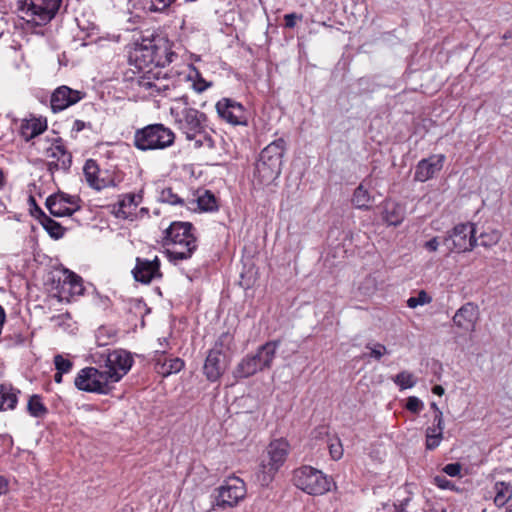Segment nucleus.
Masks as SVG:
<instances>
[{
    "instance_id": "1",
    "label": "nucleus",
    "mask_w": 512,
    "mask_h": 512,
    "mask_svg": "<svg viewBox=\"0 0 512 512\" xmlns=\"http://www.w3.org/2000/svg\"><path fill=\"white\" fill-rule=\"evenodd\" d=\"M170 114L177 129L195 149H213L215 142L206 114L190 106L186 95L175 98Z\"/></svg>"
},
{
    "instance_id": "2",
    "label": "nucleus",
    "mask_w": 512,
    "mask_h": 512,
    "mask_svg": "<svg viewBox=\"0 0 512 512\" xmlns=\"http://www.w3.org/2000/svg\"><path fill=\"white\" fill-rule=\"evenodd\" d=\"M154 68H149L144 74L140 75L133 86L142 93L144 97H153L157 95L172 96L175 89L174 80L167 76L163 70L164 67L177 57L171 50L169 42L161 37L155 38L154 43Z\"/></svg>"
},
{
    "instance_id": "3",
    "label": "nucleus",
    "mask_w": 512,
    "mask_h": 512,
    "mask_svg": "<svg viewBox=\"0 0 512 512\" xmlns=\"http://www.w3.org/2000/svg\"><path fill=\"white\" fill-rule=\"evenodd\" d=\"M164 245L169 261L174 264L191 258L198 246L193 225L172 222L165 231Z\"/></svg>"
},
{
    "instance_id": "4",
    "label": "nucleus",
    "mask_w": 512,
    "mask_h": 512,
    "mask_svg": "<svg viewBox=\"0 0 512 512\" xmlns=\"http://www.w3.org/2000/svg\"><path fill=\"white\" fill-rule=\"evenodd\" d=\"M286 143L282 138L267 145L260 153L256 164V174L262 183L268 184L281 173Z\"/></svg>"
},
{
    "instance_id": "5",
    "label": "nucleus",
    "mask_w": 512,
    "mask_h": 512,
    "mask_svg": "<svg viewBox=\"0 0 512 512\" xmlns=\"http://www.w3.org/2000/svg\"><path fill=\"white\" fill-rule=\"evenodd\" d=\"M174 132L163 124H150L134 133V146L141 151L162 150L173 145Z\"/></svg>"
},
{
    "instance_id": "6",
    "label": "nucleus",
    "mask_w": 512,
    "mask_h": 512,
    "mask_svg": "<svg viewBox=\"0 0 512 512\" xmlns=\"http://www.w3.org/2000/svg\"><path fill=\"white\" fill-rule=\"evenodd\" d=\"M278 342H267L258 348L254 355H248L237 365L234 376L236 378H247L258 371L270 368L275 358Z\"/></svg>"
},
{
    "instance_id": "7",
    "label": "nucleus",
    "mask_w": 512,
    "mask_h": 512,
    "mask_svg": "<svg viewBox=\"0 0 512 512\" xmlns=\"http://www.w3.org/2000/svg\"><path fill=\"white\" fill-rule=\"evenodd\" d=\"M62 0H25L20 6V18L28 25L42 26L56 15Z\"/></svg>"
},
{
    "instance_id": "8",
    "label": "nucleus",
    "mask_w": 512,
    "mask_h": 512,
    "mask_svg": "<svg viewBox=\"0 0 512 512\" xmlns=\"http://www.w3.org/2000/svg\"><path fill=\"white\" fill-rule=\"evenodd\" d=\"M289 443L286 439L280 438L270 442L267 447L269 462L261 465L257 474V480L261 486H268L275 474L286 461L289 453Z\"/></svg>"
},
{
    "instance_id": "9",
    "label": "nucleus",
    "mask_w": 512,
    "mask_h": 512,
    "mask_svg": "<svg viewBox=\"0 0 512 512\" xmlns=\"http://www.w3.org/2000/svg\"><path fill=\"white\" fill-rule=\"evenodd\" d=\"M294 485L309 495H322L331 488L332 481L320 470L303 466L294 471Z\"/></svg>"
},
{
    "instance_id": "10",
    "label": "nucleus",
    "mask_w": 512,
    "mask_h": 512,
    "mask_svg": "<svg viewBox=\"0 0 512 512\" xmlns=\"http://www.w3.org/2000/svg\"><path fill=\"white\" fill-rule=\"evenodd\" d=\"M106 370H99L94 367L81 369L75 380V386L82 391L98 394H108L114 382L110 379Z\"/></svg>"
},
{
    "instance_id": "11",
    "label": "nucleus",
    "mask_w": 512,
    "mask_h": 512,
    "mask_svg": "<svg viewBox=\"0 0 512 512\" xmlns=\"http://www.w3.org/2000/svg\"><path fill=\"white\" fill-rule=\"evenodd\" d=\"M246 485L239 477H229L216 489L213 507L225 510L234 508L246 496Z\"/></svg>"
},
{
    "instance_id": "12",
    "label": "nucleus",
    "mask_w": 512,
    "mask_h": 512,
    "mask_svg": "<svg viewBox=\"0 0 512 512\" xmlns=\"http://www.w3.org/2000/svg\"><path fill=\"white\" fill-rule=\"evenodd\" d=\"M476 230L473 223H459L448 232L444 244L450 251L457 253L471 251L477 245Z\"/></svg>"
},
{
    "instance_id": "13",
    "label": "nucleus",
    "mask_w": 512,
    "mask_h": 512,
    "mask_svg": "<svg viewBox=\"0 0 512 512\" xmlns=\"http://www.w3.org/2000/svg\"><path fill=\"white\" fill-rule=\"evenodd\" d=\"M104 362L106 372L109 373L110 379L117 383L131 369L133 358L129 352L123 349H115L108 351L106 354H100L99 360L95 362Z\"/></svg>"
},
{
    "instance_id": "14",
    "label": "nucleus",
    "mask_w": 512,
    "mask_h": 512,
    "mask_svg": "<svg viewBox=\"0 0 512 512\" xmlns=\"http://www.w3.org/2000/svg\"><path fill=\"white\" fill-rule=\"evenodd\" d=\"M81 200L76 195H69L63 192L50 195L46 199V207L55 217L71 216L81 207Z\"/></svg>"
},
{
    "instance_id": "15",
    "label": "nucleus",
    "mask_w": 512,
    "mask_h": 512,
    "mask_svg": "<svg viewBox=\"0 0 512 512\" xmlns=\"http://www.w3.org/2000/svg\"><path fill=\"white\" fill-rule=\"evenodd\" d=\"M144 189L137 192L126 193L119 196L118 202L114 205V213L118 218L133 221L137 218V208L143 202Z\"/></svg>"
},
{
    "instance_id": "16",
    "label": "nucleus",
    "mask_w": 512,
    "mask_h": 512,
    "mask_svg": "<svg viewBox=\"0 0 512 512\" xmlns=\"http://www.w3.org/2000/svg\"><path fill=\"white\" fill-rule=\"evenodd\" d=\"M154 43L155 38L144 39L141 43H137L130 53V61L142 74L149 68H154Z\"/></svg>"
},
{
    "instance_id": "17",
    "label": "nucleus",
    "mask_w": 512,
    "mask_h": 512,
    "mask_svg": "<svg viewBox=\"0 0 512 512\" xmlns=\"http://www.w3.org/2000/svg\"><path fill=\"white\" fill-rule=\"evenodd\" d=\"M218 115L232 125H246L247 117L241 103L230 98H223L216 103Z\"/></svg>"
},
{
    "instance_id": "18",
    "label": "nucleus",
    "mask_w": 512,
    "mask_h": 512,
    "mask_svg": "<svg viewBox=\"0 0 512 512\" xmlns=\"http://www.w3.org/2000/svg\"><path fill=\"white\" fill-rule=\"evenodd\" d=\"M85 97V93L72 89L66 85L56 88L50 98V105L53 112H59L78 103Z\"/></svg>"
},
{
    "instance_id": "19",
    "label": "nucleus",
    "mask_w": 512,
    "mask_h": 512,
    "mask_svg": "<svg viewBox=\"0 0 512 512\" xmlns=\"http://www.w3.org/2000/svg\"><path fill=\"white\" fill-rule=\"evenodd\" d=\"M136 281L143 284H149L151 281L162 276L160 272V260L157 256L153 259L137 258L136 265L132 270Z\"/></svg>"
},
{
    "instance_id": "20",
    "label": "nucleus",
    "mask_w": 512,
    "mask_h": 512,
    "mask_svg": "<svg viewBox=\"0 0 512 512\" xmlns=\"http://www.w3.org/2000/svg\"><path fill=\"white\" fill-rule=\"evenodd\" d=\"M445 162L443 154H434L422 159L415 167L414 180L426 182L433 178L442 168Z\"/></svg>"
},
{
    "instance_id": "21",
    "label": "nucleus",
    "mask_w": 512,
    "mask_h": 512,
    "mask_svg": "<svg viewBox=\"0 0 512 512\" xmlns=\"http://www.w3.org/2000/svg\"><path fill=\"white\" fill-rule=\"evenodd\" d=\"M46 158L51 159V164L60 169H68L71 165V154L66 150L60 138H54L49 146L43 149Z\"/></svg>"
},
{
    "instance_id": "22",
    "label": "nucleus",
    "mask_w": 512,
    "mask_h": 512,
    "mask_svg": "<svg viewBox=\"0 0 512 512\" xmlns=\"http://www.w3.org/2000/svg\"><path fill=\"white\" fill-rule=\"evenodd\" d=\"M204 374L209 381L218 380L226 369L225 356L221 350L211 349L204 363Z\"/></svg>"
},
{
    "instance_id": "23",
    "label": "nucleus",
    "mask_w": 512,
    "mask_h": 512,
    "mask_svg": "<svg viewBox=\"0 0 512 512\" xmlns=\"http://www.w3.org/2000/svg\"><path fill=\"white\" fill-rule=\"evenodd\" d=\"M186 208L194 212L216 211L218 209L217 199L209 190H198L193 198L187 200Z\"/></svg>"
},
{
    "instance_id": "24",
    "label": "nucleus",
    "mask_w": 512,
    "mask_h": 512,
    "mask_svg": "<svg viewBox=\"0 0 512 512\" xmlns=\"http://www.w3.org/2000/svg\"><path fill=\"white\" fill-rule=\"evenodd\" d=\"M478 319V308L473 303H466L457 310L453 317L454 324L465 330L472 331Z\"/></svg>"
},
{
    "instance_id": "25",
    "label": "nucleus",
    "mask_w": 512,
    "mask_h": 512,
    "mask_svg": "<svg viewBox=\"0 0 512 512\" xmlns=\"http://www.w3.org/2000/svg\"><path fill=\"white\" fill-rule=\"evenodd\" d=\"M381 214L387 225L399 226L405 219V208L393 200H385L382 204Z\"/></svg>"
},
{
    "instance_id": "26",
    "label": "nucleus",
    "mask_w": 512,
    "mask_h": 512,
    "mask_svg": "<svg viewBox=\"0 0 512 512\" xmlns=\"http://www.w3.org/2000/svg\"><path fill=\"white\" fill-rule=\"evenodd\" d=\"M63 273L64 279L61 287V297L68 300V297L64 295L65 293L71 297L82 295L84 292L82 278L68 269H64Z\"/></svg>"
},
{
    "instance_id": "27",
    "label": "nucleus",
    "mask_w": 512,
    "mask_h": 512,
    "mask_svg": "<svg viewBox=\"0 0 512 512\" xmlns=\"http://www.w3.org/2000/svg\"><path fill=\"white\" fill-rule=\"evenodd\" d=\"M370 186V181L365 179L354 190L351 202L355 208L360 210L370 209V203L373 201V196L369 191Z\"/></svg>"
},
{
    "instance_id": "28",
    "label": "nucleus",
    "mask_w": 512,
    "mask_h": 512,
    "mask_svg": "<svg viewBox=\"0 0 512 512\" xmlns=\"http://www.w3.org/2000/svg\"><path fill=\"white\" fill-rule=\"evenodd\" d=\"M46 129V120L41 118L26 119L20 125V135L25 141H30L42 134Z\"/></svg>"
},
{
    "instance_id": "29",
    "label": "nucleus",
    "mask_w": 512,
    "mask_h": 512,
    "mask_svg": "<svg viewBox=\"0 0 512 512\" xmlns=\"http://www.w3.org/2000/svg\"><path fill=\"white\" fill-rule=\"evenodd\" d=\"M20 391L10 384H0V411L14 410Z\"/></svg>"
},
{
    "instance_id": "30",
    "label": "nucleus",
    "mask_w": 512,
    "mask_h": 512,
    "mask_svg": "<svg viewBox=\"0 0 512 512\" xmlns=\"http://www.w3.org/2000/svg\"><path fill=\"white\" fill-rule=\"evenodd\" d=\"M184 367V361L178 357L164 358L162 356L156 359L155 369L158 374L168 377L171 374L180 372Z\"/></svg>"
},
{
    "instance_id": "31",
    "label": "nucleus",
    "mask_w": 512,
    "mask_h": 512,
    "mask_svg": "<svg viewBox=\"0 0 512 512\" xmlns=\"http://www.w3.org/2000/svg\"><path fill=\"white\" fill-rule=\"evenodd\" d=\"M180 80H187L191 83V88L197 92L202 93L206 89H208L212 83L206 81L201 73L192 65L188 66V72L187 73H181L179 74Z\"/></svg>"
},
{
    "instance_id": "32",
    "label": "nucleus",
    "mask_w": 512,
    "mask_h": 512,
    "mask_svg": "<svg viewBox=\"0 0 512 512\" xmlns=\"http://www.w3.org/2000/svg\"><path fill=\"white\" fill-rule=\"evenodd\" d=\"M444 422H434L426 429L425 447L427 450H434L441 444L443 440Z\"/></svg>"
},
{
    "instance_id": "33",
    "label": "nucleus",
    "mask_w": 512,
    "mask_h": 512,
    "mask_svg": "<svg viewBox=\"0 0 512 512\" xmlns=\"http://www.w3.org/2000/svg\"><path fill=\"white\" fill-rule=\"evenodd\" d=\"M494 492V504L499 508L504 507L512 498V485L503 481L496 482Z\"/></svg>"
},
{
    "instance_id": "34",
    "label": "nucleus",
    "mask_w": 512,
    "mask_h": 512,
    "mask_svg": "<svg viewBox=\"0 0 512 512\" xmlns=\"http://www.w3.org/2000/svg\"><path fill=\"white\" fill-rule=\"evenodd\" d=\"M42 216L41 224L45 231L54 239H60L64 236L65 229L55 220L47 216L40 208H36Z\"/></svg>"
},
{
    "instance_id": "35",
    "label": "nucleus",
    "mask_w": 512,
    "mask_h": 512,
    "mask_svg": "<svg viewBox=\"0 0 512 512\" xmlns=\"http://www.w3.org/2000/svg\"><path fill=\"white\" fill-rule=\"evenodd\" d=\"M27 411L30 416L35 418H44L48 413V409L44 405L39 395H32L27 403Z\"/></svg>"
},
{
    "instance_id": "36",
    "label": "nucleus",
    "mask_w": 512,
    "mask_h": 512,
    "mask_svg": "<svg viewBox=\"0 0 512 512\" xmlns=\"http://www.w3.org/2000/svg\"><path fill=\"white\" fill-rule=\"evenodd\" d=\"M83 173L88 185L92 187L99 186L98 177L101 175L96 161L89 159L85 162Z\"/></svg>"
},
{
    "instance_id": "37",
    "label": "nucleus",
    "mask_w": 512,
    "mask_h": 512,
    "mask_svg": "<svg viewBox=\"0 0 512 512\" xmlns=\"http://www.w3.org/2000/svg\"><path fill=\"white\" fill-rule=\"evenodd\" d=\"M393 382L400 390L413 388L417 383V378L409 371H401L393 377Z\"/></svg>"
},
{
    "instance_id": "38",
    "label": "nucleus",
    "mask_w": 512,
    "mask_h": 512,
    "mask_svg": "<svg viewBox=\"0 0 512 512\" xmlns=\"http://www.w3.org/2000/svg\"><path fill=\"white\" fill-rule=\"evenodd\" d=\"M158 200L162 203L170 204V205H180L185 206L187 200L180 197L178 194L174 193L171 188H164L161 190Z\"/></svg>"
},
{
    "instance_id": "39",
    "label": "nucleus",
    "mask_w": 512,
    "mask_h": 512,
    "mask_svg": "<svg viewBox=\"0 0 512 512\" xmlns=\"http://www.w3.org/2000/svg\"><path fill=\"white\" fill-rule=\"evenodd\" d=\"M431 301L432 298L428 295V293L425 290H421L418 292L417 296L408 298L407 306L411 309H415L418 306L429 304Z\"/></svg>"
},
{
    "instance_id": "40",
    "label": "nucleus",
    "mask_w": 512,
    "mask_h": 512,
    "mask_svg": "<svg viewBox=\"0 0 512 512\" xmlns=\"http://www.w3.org/2000/svg\"><path fill=\"white\" fill-rule=\"evenodd\" d=\"M500 233L497 230H490L487 232H483L479 236L480 245L484 247L493 246L498 243L500 240Z\"/></svg>"
},
{
    "instance_id": "41",
    "label": "nucleus",
    "mask_w": 512,
    "mask_h": 512,
    "mask_svg": "<svg viewBox=\"0 0 512 512\" xmlns=\"http://www.w3.org/2000/svg\"><path fill=\"white\" fill-rule=\"evenodd\" d=\"M328 448L330 456L333 460H339L343 456V446L338 437L328 439Z\"/></svg>"
},
{
    "instance_id": "42",
    "label": "nucleus",
    "mask_w": 512,
    "mask_h": 512,
    "mask_svg": "<svg viewBox=\"0 0 512 512\" xmlns=\"http://www.w3.org/2000/svg\"><path fill=\"white\" fill-rule=\"evenodd\" d=\"M54 365H55V368L57 371L63 372L65 374L69 373L73 367L72 361L69 358H67L61 354L55 355Z\"/></svg>"
},
{
    "instance_id": "43",
    "label": "nucleus",
    "mask_w": 512,
    "mask_h": 512,
    "mask_svg": "<svg viewBox=\"0 0 512 512\" xmlns=\"http://www.w3.org/2000/svg\"><path fill=\"white\" fill-rule=\"evenodd\" d=\"M121 180H122V178L120 176L104 177V176L100 175L98 177L99 186L92 187V188L100 191L102 189L109 188V187H117L119 185V183L121 182Z\"/></svg>"
},
{
    "instance_id": "44",
    "label": "nucleus",
    "mask_w": 512,
    "mask_h": 512,
    "mask_svg": "<svg viewBox=\"0 0 512 512\" xmlns=\"http://www.w3.org/2000/svg\"><path fill=\"white\" fill-rule=\"evenodd\" d=\"M424 408L423 401L416 396H409L406 402V409L414 414L420 413Z\"/></svg>"
},
{
    "instance_id": "45",
    "label": "nucleus",
    "mask_w": 512,
    "mask_h": 512,
    "mask_svg": "<svg viewBox=\"0 0 512 512\" xmlns=\"http://www.w3.org/2000/svg\"><path fill=\"white\" fill-rule=\"evenodd\" d=\"M233 341V336L229 332L222 333L217 339L213 349L221 350L229 349Z\"/></svg>"
},
{
    "instance_id": "46",
    "label": "nucleus",
    "mask_w": 512,
    "mask_h": 512,
    "mask_svg": "<svg viewBox=\"0 0 512 512\" xmlns=\"http://www.w3.org/2000/svg\"><path fill=\"white\" fill-rule=\"evenodd\" d=\"M433 483L440 489L453 490L455 485L443 475H437L433 478Z\"/></svg>"
},
{
    "instance_id": "47",
    "label": "nucleus",
    "mask_w": 512,
    "mask_h": 512,
    "mask_svg": "<svg viewBox=\"0 0 512 512\" xmlns=\"http://www.w3.org/2000/svg\"><path fill=\"white\" fill-rule=\"evenodd\" d=\"M367 348L371 351V357L375 358L376 360H379L384 354L387 353L386 347L380 343L367 345Z\"/></svg>"
},
{
    "instance_id": "48",
    "label": "nucleus",
    "mask_w": 512,
    "mask_h": 512,
    "mask_svg": "<svg viewBox=\"0 0 512 512\" xmlns=\"http://www.w3.org/2000/svg\"><path fill=\"white\" fill-rule=\"evenodd\" d=\"M174 0H152L150 9L154 12H161L168 8Z\"/></svg>"
},
{
    "instance_id": "49",
    "label": "nucleus",
    "mask_w": 512,
    "mask_h": 512,
    "mask_svg": "<svg viewBox=\"0 0 512 512\" xmlns=\"http://www.w3.org/2000/svg\"><path fill=\"white\" fill-rule=\"evenodd\" d=\"M443 472L450 477L459 476L461 473V465L459 463H449L444 466Z\"/></svg>"
},
{
    "instance_id": "50",
    "label": "nucleus",
    "mask_w": 512,
    "mask_h": 512,
    "mask_svg": "<svg viewBox=\"0 0 512 512\" xmlns=\"http://www.w3.org/2000/svg\"><path fill=\"white\" fill-rule=\"evenodd\" d=\"M285 27L292 29L296 26L297 20H302V15H298L296 13H289L284 15Z\"/></svg>"
},
{
    "instance_id": "51",
    "label": "nucleus",
    "mask_w": 512,
    "mask_h": 512,
    "mask_svg": "<svg viewBox=\"0 0 512 512\" xmlns=\"http://www.w3.org/2000/svg\"><path fill=\"white\" fill-rule=\"evenodd\" d=\"M430 408L434 411L433 421L439 422V423L444 422L443 412L441 411V409L438 407V405L435 402H432L430 404Z\"/></svg>"
},
{
    "instance_id": "52",
    "label": "nucleus",
    "mask_w": 512,
    "mask_h": 512,
    "mask_svg": "<svg viewBox=\"0 0 512 512\" xmlns=\"http://www.w3.org/2000/svg\"><path fill=\"white\" fill-rule=\"evenodd\" d=\"M424 247L430 251V252H435L438 250V247H439V242H438V238L437 237H433L432 239H430L429 241L425 242L424 244Z\"/></svg>"
},
{
    "instance_id": "53",
    "label": "nucleus",
    "mask_w": 512,
    "mask_h": 512,
    "mask_svg": "<svg viewBox=\"0 0 512 512\" xmlns=\"http://www.w3.org/2000/svg\"><path fill=\"white\" fill-rule=\"evenodd\" d=\"M87 126V123L82 120H75L72 126V132H80L83 129H85Z\"/></svg>"
},
{
    "instance_id": "54",
    "label": "nucleus",
    "mask_w": 512,
    "mask_h": 512,
    "mask_svg": "<svg viewBox=\"0 0 512 512\" xmlns=\"http://www.w3.org/2000/svg\"><path fill=\"white\" fill-rule=\"evenodd\" d=\"M8 492V480L0 475V496Z\"/></svg>"
},
{
    "instance_id": "55",
    "label": "nucleus",
    "mask_w": 512,
    "mask_h": 512,
    "mask_svg": "<svg viewBox=\"0 0 512 512\" xmlns=\"http://www.w3.org/2000/svg\"><path fill=\"white\" fill-rule=\"evenodd\" d=\"M159 345L161 346L162 349H158L155 352L156 353H161V355L165 354V352H166L165 346L168 345L167 339L166 338L159 339Z\"/></svg>"
},
{
    "instance_id": "56",
    "label": "nucleus",
    "mask_w": 512,
    "mask_h": 512,
    "mask_svg": "<svg viewBox=\"0 0 512 512\" xmlns=\"http://www.w3.org/2000/svg\"><path fill=\"white\" fill-rule=\"evenodd\" d=\"M432 392L435 394V395H438V396H442L445 392L444 388L441 386V385H435L433 388H432Z\"/></svg>"
},
{
    "instance_id": "57",
    "label": "nucleus",
    "mask_w": 512,
    "mask_h": 512,
    "mask_svg": "<svg viewBox=\"0 0 512 512\" xmlns=\"http://www.w3.org/2000/svg\"><path fill=\"white\" fill-rule=\"evenodd\" d=\"M104 329L103 328H100L98 331H97V334H96V341L98 343L99 346H104L106 345L105 342H102L101 341V335L104 333Z\"/></svg>"
},
{
    "instance_id": "58",
    "label": "nucleus",
    "mask_w": 512,
    "mask_h": 512,
    "mask_svg": "<svg viewBox=\"0 0 512 512\" xmlns=\"http://www.w3.org/2000/svg\"><path fill=\"white\" fill-rule=\"evenodd\" d=\"M63 374H64L63 372H59V371L56 370V373L54 375V381L56 383H61L62 382Z\"/></svg>"
},
{
    "instance_id": "59",
    "label": "nucleus",
    "mask_w": 512,
    "mask_h": 512,
    "mask_svg": "<svg viewBox=\"0 0 512 512\" xmlns=\"http://www.w3.org/2000/svg\"><path fill=\"white\" fill-rule=\"evenodd\" d=\"M4 181H5L4 174H3L2 170L0 169V189L4 186Z\"/></svg>"
},
{
    "instance_id": "60",
    "label": "nucleus",
    "mask_w": 512,
    "mask_h": 512,
    "mask_svg": "<svg viewBox=\"0 0 512 512\" xmlns=\"http://www.w3.org/2000/svg\"><path fill=\"white\" fill-rule=\"evenodd\" d=\"M139 212H140L142 215H148L149 210H148V208L142 207V208H140Z\"/></svg>"
},
{
    "instance_id": "61",
    "label": "nucleus",
    "mask_w": 512,
    "mask_h": 512,
    "mask_svg": "<svg viewBox=\"0 0 512 512\" xmlns=\"http://www.w3.org/2000/svg\"><path fill=\"white\" fill-rule=\"evenodd\" d=\"M366 282H367V283H369V284H371L373 287L375 286V282H374V280H373V279H371V278L366 279Z\"/></svg>"
},
{
    "instance_id": "62",
    "label": "nucleus",
    "mask_w": 512,
    "mask_h": 512,
    "mask_svg": "<svg viewBox=\"0 0 512 512\" xmlns=\"http://www.w3.org/2000/svg\"><path fill=\"white\" fill-rule=\"evenodd\" d=\"M6 34H10V31L8 30L7 32H0V38H5Z\"/></svg>"
},
{
    "instance_id": "63",
    "label": "nucleus",
    "mask_w": 512,
    "mask_h": 512,
    "mask_svg": "<svg viewBox=\"0 0 512 512\" xmlns=\"http://www.w3.org/2000/svg\"><path fill=\"white\" fill-rule=\"evenodd\" d=\"M323 27H330V25H328L326 22H321L320 23Z\"/></svg>"
},
{
    "instance_id": "64",
    "label": "nucleus",
    "mask_w": 512,
    "mask_h": 512,
    "mask_svg": "<svg viewBox=\"0 0 512 512\" xmlns=\"http://www.w3.org/2000/svg\"><path fill=\"white\" fill-rule=\"evenodd\" d=\"M507 512H512V505L507 507Z\"/></svg>"
}]
</instances>
